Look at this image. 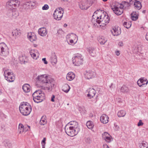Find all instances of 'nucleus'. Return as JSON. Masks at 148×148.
<instances>
[{
	"label": "nucleus",
	"mask_w": 148,
	"mask_h": 148,
	"mask_svg": "<svg viewBox=\"0 0 148 148\" xmlns=\"http://www.w3.org/2000/svg\"><path fill=\"white\" fill-rule=\"evenodd\" d=\"M38 80L43 83H46V87L42 86V89L44 90H47L48 92L51 91L55 88V82L52 78L45 75L38 76Z\"/></svg>",
	"instance_id": "f257e3e1"
},
{
	"label": "nucleus",
	"mask_w": 148,
	"mask_h": 148,
	"mask_svg": "<svg viewBox=\"0 0 148 148\" xmlns=\"http://www.w3.org/2000/svg\"><path fill=\"white\" fill-rule=\"evenodd\" d=\"M103 15L97 10L94 12L92 16V19L95 20L96 22L98 24L101 22L102 24L106 25L109 22L110 19L108 15H105L103 16Z\"/></svg>",
	"instance_id": "f03ea898"
},
{
	"label": "nucleus",
	"mask_w": 148,
	"mask_h": 148,
	"mask_svg": "<svg viewBox=\"0 0 148 148\" xmlns=\"http://www.w3.org/2000/svg\"><path fill=\"white\" fill-rule=\"evenodd\" d=\"M19 109L21 113L23 115L26 116L30 113L32 108L31 106L27 102L21 103L19 106Z\"/></svg>",
	"instance_id": "7ed1b4c3"
},
{
	"label": "nucleus",
	"mask_w": 148,
	"mask_h": 148,
	"mask_svg": "<svg viewBox=\"0 0 148 148\" xmlns=\"http://www.w3.org/2000/svg\"><path fill=\"white\" fill-rule=\"evenodd\" d=\"M33 99L36 103L42 101L45 99V95L40 90H36L32 95Z\"/></svg>",
	"instance_id": "20e7f679"
},
{
	"label": "nucleus",
	"mask_w": 148,
	"mask_h": 148,
	"mask_svg": "<svg viewBox=\"0 0 148 148\" xmlns=\"http://www.w3.org/2000/svg\"><path fill=\"white\" fill-rule=\"evenodd\" d=\"M65 130L66 134L71 137L73 136L77 135L80 130L75 129L70 126L69 125H66Z\"/></svg>",
	"instance_id": "39448f33"
},
{
	"label": "nucleus",
	"mask_w": 148,
	"mask_h": 148,
	"mask_svg": "<svg viewBox=\"0 0 148 148\" xmlns=\"http://www.w3.org/2000/svg\"><path fill=\"white\" fill-rule=\"evenodd\" d=\"M83 57L81 54H77L72 58L73 63L75 66H80L83 64Z\"/></svg>",
	"instance_id": "423d86ee"
},
{
	"label": "nucleus",
	"mask_w": 148,
	"mask_h": 148,
	"mask_svg": "<svg viewBox=\"0 0 148 148\" xmlns=\"http://www.w3.org/2000/svg\"><path fill=\"white\" fill-rule=\"evenodd\" d=\"M4 75L5 79L9 82H13L15 79V77L13 75V72L9 69L4 71Z\"/></svg>",
	"instance_id": "0eeeda50"
},
{
	"label": "nucleus",
	"mask_w": 148,
	"mask_h": 148,
	"mask_svg": "<svg viewBox=\"0 0 148 148\" xmlns=\"http://www.w3.org/2000/svg\"><path fill=\"white\" fill-rule=\"evenodd\" d=\"M9 54L8 48L4 43H0V55L2 56L6 57Z\"/></svg>",
	"instance_id": "6e6552de"
},
{
	"label": "nucleus",
	"mask_w": 148,
	"mask_h": 148,
	"mask_svg": "<svg viewBox=\"0 0 148 148\" xmlns=\"http://www.w3.org/2000/svg\"><path fill=\"white\" fill-rule=\"evenodd\" d=\"M95 0H86L82 1L79 4V7L82 10H87L94 2Z\"/></svg>",
	"instance_id": "1a4fd4ad"
},
{
	"label": "nucleus",
	"mask_w": 148,
	"mask_h": 148,
	"mask_svg": "<svg viewBox=\"0 0 148 148\" xmlns=\"http://www.w3.org/2000/svg\"><path fill=\"white\" fill-rule=\"evenodd\" d=\"M111 8L114 12L117 15L121 14L123 12V9L120 7V4L116 3L111 6Z\"/></svg>",
	"instance_id": "9d476101"
},
{
	"label": "nucleus",
	"mask_w": 148,
	"mask_h": 148,
	"mask_svg": "<svg viewBox=\"0 0 148 148\" xmlns=\"http://www.w3.org/2000/svg\"><path fill=\"white\" fill-rule=\"evenodd\" d=\"M63 9L61 8H58L55 10L53 16L56 20H60L62 18L64 13Z\"/></svg>",
	"instance_id": "9b49d317"
},
{
	"label": "nucleus",
	"mask_w": 148,
	"mask_h": 148,
	"mask_svg": "<svg viewBox=\"0 0 148 148\" xmlns=\"http://www.w3.org/2000/svg\"><path fill=\"white\" fill-rule=\"evenodd\" d=\"M130 4H133L134 3V5L135 9L140 10L142 7L141 3L138 0H129Z\"/></svg>",
	"instance_id": "f8f14e48"
},
{
	"label": "nucleus",
	"mask_w": 148,
	"mask_h": 148,
	"mask_svg": "<svg viewBox=\"0 0 148 148\" xmlns=\"http://www.w3.org/2000/svg\"><path fill=\"white\" fill-rule=\"evenodd\" d=\"M19 4V2L18 1L16 0H11L9 1L8 4L9 7L11 9V7L12 8V9L15 8L16 7L18 6Z\"/></svg>",
	"instance_id": "ddd939ff"
},
{
	"label": "nucleus",
	"mask_w": 148,
	"mask_h": 148,
	"mask_svg": "<svg viewBox=\"0 0 148 148\" xmlns=\"http://www.w3.org/2000/svg\"><path fill=\"white\" fill-rule=\"evenodd\" d=\"M148 82L147 79L145 78H141L138 80L137 84L139 86L141 87L145 84L147 85Z\"/></svg>",
	"instance_id": "4468645a"
},
{
	"label": "nucleus",
	"mask_w": 148,
	"mask_h": 148,
	"mask_svg": "<svg viewBox=\"0 0 148 148\" xmlns=\"http://www.w3.org/2000/svg\"><path fill=\"white\" fill-rule=\"evenodd\" d=\"M111 32L114 36H118L121 33V29L119 27H113L111 30Z\"/></svg>",
	"instance_id": "2eb2a0df"
},
{
	"label": "nucleus",
	"mask_w": 148,
	"mask_h": 148,
	"mask_svg": "<svg viewBox=\"0 0 148 148\" xmlns=\"http://www.w3.org/2000/svg\"><path fill=\"white\" fill-rule=\"evenodd\" d=\"M30 53L33 59L37 60L39 56V53L36 50H31L30 51Z\"/></svg>",
	"instance_id": "dca6fc26"
},
{
	"label": "nucleus",
	"mask_w": 148,
	"mask_h": 148,
	"mask_svg": "<svg viewBox=\"0 0 148 148\" xmlns=\"http://www.w3.org/2000/svg\"><path fill=\"white\" fill-rule=\"evenodd\" d=\"M88 93L87 95V97L89 99L92 98L95 95L96 92L93 88H90L87 90Z\"/></svg>",
	"instance_id": "f3484780"
},
{
	"label": "nucleus",
	"mask_w": 148,
	"mask_h": 148,
	"mask_svg": "<svg viewBox=\"0 0 148 148\" xmlns=\"http://www.w3.org/2000/svg\"><path fill=\"white\" fill-rule=\"evenodd\" d=\"M38 34L42 36H45L47 34L46 28L43 27L39 29L38 30Z\"/></svg>",
	"instance_id": "a211bd4d"
},
{
	"label": "nucleus",
	"mask_w": 148,
	"mask_h": 148,
	"mask_svg": "<svg viewBox=\"0 0 148 148\" xmlns=\"http://www.w3.org/2000/svg\"><path fill=\"white\" fill-rule=\"evenodd\" d=\"M109 118L106 114H102L100 117V121L104 124H106L108 122Z\"/></svg>",
	"instance_id": "6ab92c4d"
},
{
	"label": "nucleus",
	"mask_w": 148,
	"mask_h": 148,
	"mask_svg": "<svg viewBox=\"0 0 148 148\" xmlns=\"http://www.w3.org/2000/svg\"><path fill=\"white\" fill-rule=\"evenodd\" d=\"M86 77L88 79H91L94 77V72L91 71H86L85 73Z\"/></svg>",
	"instance_id": "aec40b11"
},
{
	"label": "nucleus",
	"mask_w": 148,
	"mask_h": 148,
	"mask_svg": "<svg viewBox=\"0 0 148 148\" xmlns=\"http://www.w3.org/2000/svg\"><path fill=\"white\" fill-rule=\"evenodd\" d=\"M27 37L30 40L31 42H33L36 40V35L34 33H28L27 34Z\"/></svg>",
	"instance_id": "412c9836"
},
{
	"label": "nucleus",
	"mask_w": 148,
	"mask_h": 148,
	"mask_svg": "<svg viewBox=\"0 0 148 148\" xmlns=\"http://www.w3.org/2000/svg\"><path fill=\"white\" fill-rule=\"evenodd\" d=\"M71 125L70 126V127L75 128V129H77L78 130H80L79 127H78V123L77 122L75 121H71L69 122L67 125Z\"/></svg>",
	"instance_id": "4be33fe9"
},
{
	"label": "nucleus",
	"mask_w": 148,
	"mask_h": 148,
	"mask_svg": "<svg viewBox=\"0 0 148 148\" xmlns=\"http://www.w3.org/2000/svg\"><path fill=\"white\" fill-rule=\"evenodd\" d=\"M75 77V75L72 72H69L67 74L66 77V79L68 81L73 80Z\"/></svg>",
	"instance_id": "5701e85b"
},
{
	"label": "nucleus",
	"mask_w": 148,
	"mask_h": 148,
	"mask_svg": "<svg viewBox=\"0 0 148 148\" xmlns=\"http://www.w3.org/2000/svg\"><path fill=\"white\" fill-rule=\"evenodd\" d=\"M51 62L52 64H56L57 62V56L55 53H52L50 59Z\"/></svg>",
	"instance_id": "b1692460"
},
{
	"label": "nucleus",
	"mask_w": 148,
	"mask_h": 148,
	"mask_svg": "<svg viewBox=\"0 0 148 148\" xmlns=\"http://www.w3.org/2000/svg\"><path fill=\"white\" fill-rule=\"evenodd\" d=\"M30 86L28 84H24L23 86V89L26 93L29 92L30 90Z\"/></svg>",
	"instance_id": "393cba45"
},
{
	"label": "nucleus",
	"mask_w": 148,
	"mask_h": 148,
	"mask_svg": "<svg viewBox=\"0 0 148 148\" xmlns=\"http://www.w3.org/2000/svg\"><path fill=\"white\" fill-rule=\"evenodd\" d=\"M131 4L130 3V2L129 3L126 1L122 2V4H120V7L122 8L123 9L124 8L125 9H126L130 6V4Z\"/></svg>",
	"instance_id": "a878e982"
},
{
	"label": "nucleus",
	"mask_w": 148,
	"mask_h": 148,
	"mask_svg": "<svg viewBox=\"0 0 148 148\" xmlns=\"http://www.w3.org/2000/svg\"><path fill=\"white\" fill-rule=\"evenodd\" d=\"M131 17L133 21L136 20L138 18V14L136 12H133L131 15Z\"/></svg>",
	"instance_id": "bb28decb"
},
{
	"label": "nucleus",
	"mask_w": 148,
	"mask_h": 148,
	"mask_svg": "<svg viewBox=\"0 0 148 148\" xmlns=\"http://www.w3.org/2000/svg\"><path fill=\"white\" fill-rule=\"evenodd\" d=\"M18 131L19 134H21L24 131V126L23 124L21 123L19 124Z\"/></svg>",
	"instance_id": "cd10ccee"
},
{
	"label": "nucleus",
	"mask_w": 148,
	"mask_h": 148,
	"mask_svg": "<svg viewBox=\"0 0 148 148\" xmlns=\"http://www.w3.org/2000/svg\"><path fill=\"white\" fill-rule=\"evenodd\" d=\"M70 88L67 84H65L63 87L62 90L64 92L67 93L69 90Z\"/></svg>",
	"instance_id": "c85d7f7f"
},
{
	"label": "nucleus",
	"mask_w": 148,
	"mask_h": 148,
	"mask_svg": "<svg viewBox=\"0 0 148 148\" xmlns=\"http://www.w3.org/2000/svg\"><path fill=\"white\" fill-rule=\"evenodd\" d=\"M45 117V116H42L41 118L40 121V123L41 125H43L46 124L47 121Z\"/></svg>",
	"instance_id": "c756f323"
},
{
	"label": "nucleus",
	"mask_w": 148,
	"mask_h": 148,
	"mask_svg": "<svg viewBox=\"0 0 148 148\" xmlns=\"http://www.w3.org/2000/svg\"><path fill=\"white\" fill-rule=\"evenodd\" d=\"M86 125L89 129H92L94 125L92 122L89 121L86 123Z\"/></svg>",
	"instance_id": "7c9ffc66"
},
{
	"label": "nucleus",
	"mask_w": 148,
	"mask_h": 148,
	"mask_svg": "<svg viewBox=\"0 0 148 148\" xmlns=\"http://www.w3.org/2000/svg\"><path fill=\"white\" fill-rule=\"evenodd\" d=\"M91 56H94L95 54V51L93 47H89L88 50Z\"/></svg>",
	"instance_id": "2f4dec72"
},
{
	"label": "nucleus",
	"mask_w": 148,
	"mask_h": 148,
	"mask_svg": "<svg viewBox=\"0 0 148 148\" xmlns=\"http://www.w3.org/2000/svg\"><path fill=\"white\" fill-rule=\"evenodd\" d=\"M98 41L100 44L103 45L106 42L107 40L104 37H99L98 38Z\"/></svg>",
	"instance_id": "473e14b6"
},
{
	"label": "nucleus",
	"mask_w": 148,
	"mask_h": 148,
	"mask_svg": "<svg viewBox=\"0 0 148 148\" xmlns=\"http://www.w3.org/2000/svg\"><path fill=\"white\" fill-rule=\"evenodd\" d=\"M126 114L125 111L123 110H121L118 112L117 115L119 117H124Z\"/></svg>",
	"instance_id": "72a5a7b5"
},
{
	"label": "nucleus",
	"mask_w": 148,
	"mask_h": 148,
	"mask_svg": "<svg viewBox=\"0 0 148 148\" xmlns=\"http://www.w3.org/2000/svg\"><path fill=\"white\" fill-rule=\"evenodd\" d=\"M10 11L12 12V14L13 16H14L15 17H16L18 16V12L15 9V8L13 9H11Z\"/></svg>",
	"instance_id": "f704fd0d"
},
{
	"label": "nucleus",
	"mask_w": 148,
	"mask_h": 148,
	"mask_svg": "<svg viewBox=\"0 0 148 148\" xmlns=\"http://www.w3.org/2000/svg\"><path fill=\"white\" fill-rule=\"evenodd\" d=\"M121 90L122 92H127L129 91L128 88L125 86H123L121 88Z\"/></svg>",
	"instance_id": "c9c22d12"
},
{
	"label": "nucleus",
	"mask_w": 148,
	"mask_h": 148,
	"mask_svg": "<svg viewBox=\"0 0 148 148\" xmlns=\"http://www.w3.org/2000/svg\"><path fill=\"white\" fill-rule=\"evenodd\" d=\"M123 25L127 29H128L131 27V23L130 22H124L123 23Z\"/></svg>",
	"instance_id": "e433bc0d"
},
{
	"label": "nucleus",
	"mask_w": 148,
	"mask_h": 148,
	"mask_svg": "<svg viewBox=\"0 0 148 148\" xmlns=\"http://www.w3.org/2000/svg\"><path fill=\"white\" fill-rule=\"evenodd\" d=\"M20 32L16 29L14 30L12 32V34L13 36H17L20 35Z\"/></svg>",
	"instance_id": "4c0bfd02"
},
{
	"label": "nucleus",
	"mask_w": 148,
	"mask_h": 148,
	"mask_svg": "<svg viewBox=\"0 0 148 148\" xmlns=\"http://www.w3.org/2000/svg\"><path fill=\"white\" fill-rule=\"evenodd\" d=\"M139 147L140 148H148V144L147 143H141L139 145Z\"/></svg>",
	"instance_id": "58836bf2"
},
{
	"label": "nucleus",
	"mask_w": 148,
	"mask_h": 148,
	"mask_svg": "<svg viewBox=\"0 0 148 148\" xmlns=\"http://www.w3.org/2000/svg\"><path fill=\"white\" fill-rule=\"evenodd\" d=\"M112 137L109 135V136H108L106 137L104 140L107 143L110 142L112 140Z\"/></svg>",
	"instance_id": "ea45409f"
},
{
	"label": "nucleus",
	"mask_w": 148,
	"mask_h": 148,
	"mask_svg": "<svg viewBox=\"0 0 148 148\" xmlns=\"http://www.w3.org/2000/svg\"><path fill=\"white\" fill-rule=\"evenodd\" d=\"M29 3L28 2H26L24 3L23 5V8L25 10H27L29 8Z\"/></svg>",
	"instance_id": "a19ab883"
},
{
	"label": "nucleus",
	"mask_w": 148,
	"mask_h": 148,
	"mask_svg": "<svg viewBox=\"0 0 148 148\" xmlns=\"http://www.w3.org/2000/svg\"><path fill=\"white\" fill-rule=\"evenodd\" d=\"M109 134L107 132H104L102 134L103 138L104 139L106 138L108 136H109Z\"/></svg>",
	"instance_id": "79ce46f5"
},
{
	"label": "nucleus",
	"mask_w": 148,
	"mask_h": 148,
	"mask_svg": "<svg viewBox=\"0 0 148 148\" xmlns=\"http://www.w3.org/2000/svg\"><path fill=\"white\" fill-rule=\"evenodd\" d=\"M46 140V138H44L42 140L41 142V144L42 145V148H45V145L46 143L45 141Z\"/></svg>",
	"instance_id": "37998d69"
},
{
	"label": "nucleus",
	"mask_w": 148,
	"mask_h": 148,
	"mask_svg": "<svg viewBox=\"0 0 148 148\" xmlns=\"http://www.w3.org/2000/svg\"><path fill=\"white\" fill-rule=\"evenodd\" d=\"M49 8V6L47 4H46L42 7V9L43 10H48Z\"/></svg>",
	"instance_id": "c03bdc74"
},
{
	"label": "nucleus",
	"mask_w": 148,
	"mask_h": 148,
	"mask_svg": "<svg viewBox=\"0 0 148 148\" xmlns=\"http://www.w3.org/2000/svg\"><path fill=\"white\" fill-rule=\"evenodd\" d=\"M3 143L4 144V145L6 147H10V144L9 143H8L6 141H4L3 142Z\"/></svg>",
	"instance_id": "a18cd8bd"
},
{
	"label": "nucleus",
	"mask_w": 148,
	"mask_h": 148,
	"mask_svg": "<svg viewBox=\"0 0 148 148\" xmlns=\"http://www.w3.org/2000/svg\"><path fill=\"white\" fill-rule=\"evenodd\" d=\"M31 2V6H32V8L34 7L35 6L36 4V2L35 1H30Z\"/></svg>",
	"instance_id": "49530a36"
},
{
	"label": "nucleus",
	"mask_w": 148,
	"mask_h": 148,
	"mask_svg": "<svg viewBox=\"0 0 148 148\" xmlns=\"http://www.w3.org/2000/svg\"><path fill=\"white\" fill-rule=\"evenodd\" d=\"M143 123L142 122V120H140L138 123L137 125L138 126H143Z\"/></svg>",
	"instance_id": "de8ad7c7"
},
{
	"label": "nucleus",
	"mask_w": 148,
	"mask_h": 148,
	"mask_svg": "<svg viewBox=\"0 0 148 148\" xmlns=\"http://www.w3.org/2000/svg\"><path fill=\"white\" fill-rule=\"evenodd\" d=\"M114 129L115 131H118L119 129V126L116 124H114Z\"/></svg>",
	"instance_id": "09e8293b"
},
{
	"label": "nucleus",
	"mask_w": 148,
	"mask_h": 148,
	"mask_svg": "<svg viewBox=\"0 0 148 148\" xmlns=\"http://www.w3.org/2000/svg\"><path fill=\"white\" fill-rule=\"evenodd\" d=\"M85 141L86 143H90L91 142V140L90 138L88 137L86 138L85 140Z\"/></svg>",
	"instance_id": "8fccbe9b"
},
{
	"label": "nucleus",
	"mask_w": 148,
	"mask_h": 148,
	"mask_svg": "<svg viewBox=\"0 0 148 148\" xmlns=\"http://www.w3.org/2000/svg\"><path fill=\"white\" fill-rule=\"evenodd\" d=\"M72 36H71L70 37H69V38H71L72 37H73L75 38H77V36L76 35V34H72Z\"/></svg>",
	"instance_id": "3c124183"
},
{
	"label": "nucleus",
	"mask_w": 148,
	"mask_h": 148,
	"mask_svg": "<svg viewBox=\"0 0 148 148\" xmlns=\"http://www.w3.org/2000/svg\"><path fill=\"white\" fill-rule=\"evenodd\" d=\"M118 45L120 47H122L123 45V43L122 41H120L119 42Z\"/></svg>",
	"instance_id": "603ef678"
},
{
	"label": "nucleus",
	"mask_w": 148,
	"mask_h": 148,
	"mask_svg": "<svg viewBox=\"0 0 148 148\" xmlns=\"http://www.w3.org/2000/svg\"><path fill=\"white\" fill-rule=\"evenodd\" d=\"M42 61H43V62L45 64H47L48 62H47V61L46 60L45 58H43L42 59Z\"/></svg>",
	"instance_id": "864d4df0"
},
{
	"label": "nucleus",
	"mask_w": 148,
	"mask_h": 148,
	"mask_svg": "<svg viewBox=\"0 0 148 148\" xmlns=\"http://www.w3.org/2000/svg\"><path fill=\"white\" fill-rule=\"evenodd\" d=\"M55 98V96L54 95H53L51 97V101L52 102H54Z\"/></svg>",
	"instance_id": "5fc2aeb1"
},
{
	"label": "nucleus",
	"mask_w": 148,
	"mask_h": 148,
	"mask_svg": "<svg viewBox=\"0 0 148 148\" xmlns=\"http://www.w3.org/2000/svg\"><path fill=\"white\" fill-rule=\"evenodd\" d=\"M117 56H119L120 54V51H118L117 50H116V51L115 52Z\"/></svg>",
	"instance_id": "6e6d98bb"
},
{
	"label": "nucleus",
	"mask_w": 148,
	"mask_h": 148,
	"mask_svg": "<svg viewBox=\"0 0 148 148\" xmlns=\"http://www.w3.org/2000/svg\"><path fill=\"white\" fill-rule=\"evenodd\" d=\"M103 148H109L108 146L106 144H104L103 145Z\"/></svg>",
	"instance_id": "4d7b16f0"
},
{
	"label": "nucleus",
	"mask_w": 148,
	"mask_h": 148,
	"mask_svg": "<svg viewBox=\"0 0 148 148\" xmlns=\"http://www.w3.org/2000/svg\"><path fill=\"white\" fill-rule=\"evenodd\" d=\"M145 38L148 41V32L146 34L145 36Z\"/></svg>",
	"instance_id": "13d9d810"
},
{
	"label": "nucleus",
	"mask_w": 148,
	"mask_h": 148,
	"mask_svg": "<svg viewBox=\"0 0 148 148\" xmlns=\"http://www.w3.org/2000/svg\"><path fill=\"white\" fill-rule=\"evenodd\" d=\"M73 40H74V39L73 40L71 39L70 40V43L71 44H72L73 42Z\"/></svg>",
	"instance_id": "bf43d9fd"
},
{
	"label": "nucleus",
	"mask_w": 148,
	"mask_h": 148,
	"mask_svg": "<svg viewBox=\"0 0 148 148\" xmlns=\"http://www.w3.org/2000/svg\"><path fill=\"white\" fill-rule=\"evenodd\" d=\"M29 3V8H31V9H32V6H31V2L30 1H29V2H28Z\"/></svg>",
	"instance_id": "052dcab7"
},
{
	"label": "nucleus",
	"mask_w": 148,
	"mask_h": 148,
	"mask_svg": "<svg viewBox=\"0 0 148 148\" xmlns=\"http://www.w3.org/2000/svg\"><path fill=\"white\" fill-rule=\"evenodd\" d=\"M67 24H65L64 25V27H67Z\"/></svg>",
	"instance_id": "680f3d73"
},
{
	"label": "nucleus",
	"mask_w": 148,
	"mask_h": 148,
	"mask_svg": "<svg viewBox=\"0 0 148 148\" xmlns=\"http://www.w3.org/2000/svg\"><path fill=\"white\" fill-rule=\"evenodd\" d=\"M62 1H68L69 0H61Z\"/></svg>",
	"instance_id": "e2e57ef3"
},
{
	"label": "nucleus",
	"mask_w": 148,
	"mask_h": 148,
	"mask_svg": "<svg viewBox=\"0 0 148 148\" xmlns=\"http://www.w3.org/2000/svg\"><path fill=\"white\" fill-rule=\"evenodd\" d=\"M103 1L105 2L107 1L108 0H102Z\"/></svg>",
	"instance_id": "0e129e2a"
},
{
	"label": "nucleus",
	"mask_w": 148,
	"mask_h": 148,
	"mask_svg": "<svg viewBox=\"0 0 148 148\" xmlns=\"http://www.w3.org/2000/svg\"><path fill=\"white\" fill-rule=\"evenodd\" d=\"M28 127H29V129H30V126H28Z\"/></svg>",
	"instance_id": "69168bd1"
},
{
	"label": "nucleus",
	"mask_w": 148,
	"mask_h": 148,
	"mask_svg": "<svg viewBox=\"0 0 148 148\" xmlns=\"http://www.w3.org/2000/svg\"><path fill=\"white\" fill-rule=\"evenodd\" d=\"M112 86V85H111V86H110V88H111V86Z\"/></svg>",
	"instance_id": "338daca9"
}]
</instances>
